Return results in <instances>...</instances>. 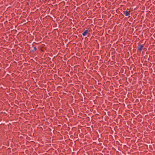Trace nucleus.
<instances>
[{
	"label": "nucleus",
	"instance_id": "f257e3e1",
	"mask_svg": "<svg viewBox=\"0 0 155 155\" xmlns=\"http://www.w3.org/2000/svg\"><path fill=\"white\" fill-rule=\"evenodd\" d=\"M143 45H141L139 46L138 47V50L140 51H141L143 49Z\"/></svg>",
	"mask_w": 155,
	"mask_h": 155
},
{
	"label": "nucleus",
	"instance_id": "f03ea898",
	"mask_svg": "<svg viewBox=\"0 0 155 155\" xmlns=\"http://www.w3.org/2000/svg\"><path fill=\"white\" fill-rule=\"evenodd\" d=\"M124 14L126 16H128L129 17H130V11H126L125 13H124Z\"/></svg>",
	"mask_w": 155,
	"mask_h": 155
},
{
	"label": "nucleus",
	"instance_id": "7ed1b4c3",
	"mask_svg": "<svg viewBox=\"0 0 155 155\" xmlns=\"http://www.w3.org/2000/svg\"><path fill=\"white\" fill-rule=\"evenodd\" d=\"M88 32V31L87 30H86L85 31L82 33V35L83 36H85L87 34Z\"/></svg>",
	"mask_w": 155,
	"mask_h": 155
},
{
	"label": "nucleus",
	"instance_id": "20e7f679",
	"mask_svg": "<svg viewBox=\"0 0 155 155\" xmlns=\"http://www.w3.org/2000/svg\"><path fill=\"white\" fill-rule=\"evenodd\" d=\"M36 50H37V48H36V47H34V50L35 51H36Z\"/></svg>",
	"mask_w": 155,
	"mask_h": 155
}]
</instances>
